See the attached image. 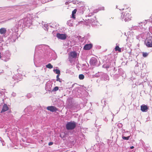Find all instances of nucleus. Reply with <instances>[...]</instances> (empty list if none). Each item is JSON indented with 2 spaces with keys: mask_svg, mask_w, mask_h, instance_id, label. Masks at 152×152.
Listing matches in <instances>:
<instances>
[{
  "mask_svg": "<svg viewBox=\"0 0 152 152\" xmlns=\"http://www.w3.org/2000/svg\"><path fill=\"white\" fill-rule=\"evenodd\" d=\"M57 37L59 39L62 40L65 39L66 38V34L59 33H57Z\"/></svg>",
  "mask_w": 152,
  "mask_h": 152,
  "instance_id": "nucleus-5",
  "label": "nucleus"
},
{
  "mask_svg": "<svg viewBox=\"0 0 152 152\" xmlns=\"http://www.w3.org/2000/svg\"><path fill=\"white\" fill-rule=\"evenodd\" d=\"M59 75H57L56 76V81H58L60 82H61V81L59 78Z\"/></svg>",
  "mask_w": 152,
  "mask_h": 152,
  "instance_id": "nucleus-19",
  "label": "nucleus"
},
{
  "mask_svg": "<svg viewBox=\"0 0 152 152\" xmlns=\"http://www.w3.org/2000/svg\"><path fill=\"white\" fill-rule=\"evenodd\" d=\"M30 97V96H29Z\"/></svg>",
  "mask_w": 152,
  "mask_h": 152,
  "instance_id": "nucleus-36",
  "label": "nucleus"
},
{
  "mask_svg": "<svg viewBox=\"0 0 152 152\" xmlns=\"http://www.w3.org/2000/svg\"><path fill=\"white\" fill-rule=\"evenodd\" d=\"M79 78L80 80H83L84 78V76L83 74H80L79 76Z\"/></svg>",
  "mask_w": 152,
  "mask_h": 152,
  "instance_id": "nucleus-15",
  "label": "nucleus"
},
{
  "mask_svg": "<svg viewBox=\"0 0 152 152\" xmlns=\"http://www.w3.org/2000/svg\"><path fill=\"white\" fill-rule=\"evenodd\" d=\"M13 95H14V94H14V93H13Z\"/></svg>",
  "mask_w": 152,
  "mask_h": 152,
  "instance_id": "nucleus-33",
  "label": "nucleus"
},
{
  "mask_svg": "<svg viewBox=\"0 0 152 152\" xmlns=\"http://www.w3.org/2000/svg\"><path fill=\"white\" fill-rule=\"evenodd\" d=\"M69 21H68V22H67V23L68 24H69V25L70 26H72V23H70V24H69Z\"/></svg>",
  "mask_w": 152,
  "mask_h": 152,
  "instance_id": "nucleus-25",
  "label": "nucleus"
},
{
  "mask_svg": "<svg viewBox=\"0 0 152 152\" xmlns=\"http://www.w3.org/2000/svg\"><path fill=\"white\" fill-rule=\"evenodd\" d=\"M115 51H118L119 52H121V48H119L118 46H116L115 48Z\"/></svg>",
  "mask_w": 152,
  "mask_h": 152,
  "instance_id": "nucleus-14",
  "label": "nucleus"
},
{
  "mask_svg": "<svg viewBox=\"0 0 152 152\" xmlns=\"http://www.w3.org/2000/svg\"><path fill=\"white\" fill-rule=\"evenodd\" d=\"M53 143L52 142H50L49 143L48 145H51L53 144Z\"/></svg>",
  "mask_w": 152,
  "mask_h": 152,
  "instance_id": "nucleus-24",
  "label": "nucleus"
},
{
  "mask_svg": "<svg viewBox=\"0 0 152 152\" xmlns=\"http://www.w3.org/2000/svg\"><path fill=\"white\" fill-rule=\"evenodd\" d=\"M91 23H92L93 25H94V24L93 23V22L92 21V20L91 19Z\"/></svg>",
  "mask_w": 152,
  "mask_h": 152,
  "instance_id": "nucleus-28",
  "label": "nucleus"
},
{
  "mask_svg": "<svg viewBox=\"0 0 152 152\" xmlns=\"http://www.w3.org/2000/svg\"><path fill=\"white\" fill-rule=\"evenodd\" d=\"M148 107L145 104H142L141 106V110L142 112H146L148 111Z\"/></svg>",
  "mask_w": 152,
  "mask_h": 152,
  "instance_id": "nucleus-8",
  "label": "nucleus"
},
{
  "mask_svg": "<svg viewBox=\"0 0 152 152\" xmlns=\"http://www.w3.org/2000/svg\"><path fill=\"white\" fill-rule=\"evenodd\" d=\"M76 125V123L74 122H69L66 124V128L68 130H72L75 128Z\"/></svg>",
  "mask_w": 152,
  "mask_h": 152,
  "instance_id": "nucleus-3",
  "label": "nucleus"
},
{
  "mask_svg": "<svg viewBox=\"0 0 152 152\" xmlns=\"http://www.w3.org/2000/svg\"><path fill=\"white\" fill-rule=\"evenodd\" d=\"M47 109L51 112H56L57 109L56 107L53 106H48L47 107Z\"/></svg>",
  "mask_w": 152,
  "mask_h": 152,
  "instance_id": "nucleus-7",
  "label": "nucleus"
},
{
  "mask_svg": "<svg viewBox=\"0 0 152 152\" xmlns=\"http://www.w3.org/2000/svg\"><path fill=\"white\" fill-rule=\"evenodd\" d=\"M92 45L91 44H87L85 45L83 48L85 50H89L92 48Z\"/></svg>",
  "mask_w": 152,
  "mask_h": 152,
  "instance_id": "nucleus-9",
  "label": "nucleus"
},
{
  "mask_svg": "<svg viewBox=\"0 0 152 152\" xmlns=\"http://www.w3.org/2000/svg\"><path fill=\"white\" fill-rule=\"evenodd\" d=\"M1 72H1V71H0V73H1Z\"/></svg>",
  "mask_w": 152,
  "mask_h": 152,
  "instance_id": "nucleus-30",
  "label": "nucleus"
},
{
  "mask_svg": "<svg viewBox=\"0 0 152 152\" xmlns=\"http://www.w3.org/2000/svg\"><path fill=\"white\" fill-rule=\"evenodd\" d=\"M58 89V87L57 86L55 87L53 89V91H57Z\"/></svg>",
  "mask_w": 152,
  "mask_h": 152,
  "instance_id": "nucleus-21",
  "label": "nucleus"
},
{
  "mask_svg": "<svg viewBox=\"0 0 152 152\" xmlns=\"http://www.w3.org/2000/svg\"><path fill=\"white\" fill-rule=\"evenodd\" d=\"M30 94H28V95H27V96H30Z\"/></svg>",
  "mask_w": 152,
  "mask_h": 152,
  "instance_id": "nucleus-29",
  "label": "nucleus"
},
{
  "mask_svg": "<svg viewBox=\"0 0 152 152\" xmlns=\"http://www.w3.org/2000/svg\"><path fill=\"white\" fill-rule=\"evenodd\" d=\"M77 12V10L76 9H75L73 10L72 12V14H75Z\"/></svg>",
  "mask_w": 152,
  "mask_h": 152,
  "instance_id": "nucleus-22",
  "label": "nucleus"
},
{
  "mask_svg": "<svg viewBox=\"0 0 152 152\" xmlns=\"http://www.w3.org/2000/svg\"><path fill=\"white\" fill-rule=\"evenodd\" d=\"M90 64L91 66L94 67L98 66L100 65L99 62L98 61L97 58L95 57H92L90 61Z\"/></svg>",
  "mask_w": 152,
  "mask_h": 152,
  "instance_id": "nucleus-1",
  "label": "nucleus"
},
{
  "mask_svg": "<svg viewBox=\"0 0 152 152\" xmlns=\"http://www.w3.org/2000/svg\"><path fill=\"white\" fill-rule=\"evenodd\" d=\"M130 136V135H129L127 137H125V136H122V139L124 140H127L129 139Z\"/></svg>",
  "mask_w": 152,
  "mask_h": 152,
  "instance_id": "nucleus-16",
  "label": "nucleus"
},
{
  "mask_svg": "<svg viewBox=\"0 0 152 152\" xmlns=\"http://www.w3.org/2000/svg\"><path fill=\"white\" fill-rule=\"evenodd\" d=\"M4 61H7V60H4Z\"/></svg>",
  "mask_w": 152,
  "mask_h": 152,
  "instance_id": "nucleus-35",
  "label": "nucleus"
},
{
  "mask_svg": "<svg viewBox=\"0 0 152 152\" xmlns=\"http://www.w3.org/2000/svg\"><path fill=\"white\" fill-rule=\"evenodd\" d=\"M134 148V147L133 146H132L130 147V148L131 149H133V148Z\"/></svg>",
  "mask_w": 152,
  "mask_h": 152,
  "instance_id": "nucleus-27",
  "label": "nucleus"
},
{
  "mask_svg": "<svg viewBox=\"0 0 152 152\" xmlns=\"http://www.w3.org/2000/svg\"><path fill=\"white\" fill-rule=\"evenodd\" d=\"M72 18L74 19H75V14H72Z\"/></svg>",
  "mask_w": 152,
  "mask_h": 152,
  "instance_id": "nucleus-23",
  "label": "nucleus"
},
{
  "mask_svg": "<svg viewBox=\"0 0 152 152\" xmlns=\"http://www.w3.org/2000/svg\"><path fill=\"white\" fill-rule=\"evenodd\" d=\"M75 152V151H74V152Z\"/></svg>",
  "mask_w": 152,
  "mask_h": 152,
  "instance_id": "nucleus-37",
  "label": "nucleus"
},
{
  "mask_svg": "<svg viewBox=\"0 0 152 152\" xmlns=\"http://www.w3.org/2000/svg\"><path fill=\"white\" fill-rule=\"evenodd\" d=\"M69 1H67L65 3L66 5H67L69 3H70Z\"/></svg>",
  "mask_w": 152,
  "mask_h": 152,
  "instance_id": "nucleus-26",
  "label": "nucleus"
},
{
  "mask_svg": "<svg viewBox=\"0 0 152 152\" xmlns=\"http://www.w3.org/2000/svg\"><path fill=\"white\" fill-rule=\"evenodd\" d=\"M117 126L119 127V128H121L122 126V124L120 123H118L117 124Z\"/></svg>",
  "mask_w": 152,
  "mask_h": 152,
  "instance_id": "nucleus-20",
  "label": "nucleus"
},
{
  "mask_svg": "<svg viewBox=\"0 0 152 152\" xmlns=\"http://www.w3.org/2000/svg\"><path fill=\"white\" fill-rule=\"evenodd\" d=\"M13 95H14V94H14V93H13Z\"/></svg>",
  "mask_w": 152,
  "mask_h": 152,
  "instance_id": "nucleus-34",
  "label": "nucleus"
},
{
  "mask_svg": "<svg viewBox=\"0 0 152 152\" xmlns=\"http://www.w3.org/2000/svg\"><path fill=\"white\" fill-rule=\"evenodd\" d=\"M46 67L49 69H52L53 67V66L50 63L46 65Z\"/></svg>",
  "mask_w": 152,
  "mask_h": 152,
  "instance_id": "nucleus-13",
  "label": "nucleus"
},
{
  "mask_svg": "<svg viewBox=\"0 0 152 152\" xmlns=\"http://www.w3.org/2000/svg\"><path fill=\"white\" fill-rule=\"evenodd\" d=\"M121 18L122 20H124L125 22L131 20V17L129 13H124L122 14Z\"/></svg>",
  "mask_w": 152,
  "mask_h": 152,
  "instance_id": "nucleus-2",
  "label": "nucleus"
},
{
  "mask_svg": "<svg viewBox=\"0 0 152 152\" xmlns=\"http://www.w3.org/2000/svg\"><path fill=\"white\" fill-rule=\"evenodd\" d=\"M8 110V107L7 104H5L4 105L1 112H4L6 111L7 110Z\"/></svg>",
  "mask_w": 152,
  "mask_h": 152,
  "instance_id": "nucleus-11",
  "label": "nucleus"
},
{
  "mask_svg": "<svg viewBox=\"0 0 152 152\" xmlns=\"http://www.w3.org/2000/svg\"><path fill=\"white\" fill-rule=\"evenodd\" d=\"M53 71L55 72L56 74H57L58 75H59L60 73V71L58 69H54Z\"/></svg>",
  "mask_w": 152,
  "mask_h": 152,
  "instance_id": "nucleus-12",
  "label": "nucleus"
},
{
  "mask_svg": "<svg viewBox=\"0 0 152 152\" xmlns=\"http://www.w3.org/2000/svg\"><path fill=\"white\" fill-rule=\"evenodd\" d=\"M127 132V133H129V132Z\"/></svg>",
  "mask_w": 152,
  "mask_h": 152,
  "instance_id": "nucleus-31",
  "label": "nucleus"
},
{
  "mask_svg": "<svg viewBox=\"0 0 152 152\" xmlns=\"http://www.w3.org/2000/svg\"><path fill=\"white\" fill-rule=\"evenodd\" d=\"M7 32L6 28H2L0 29V34L3 35H5Z\"/></svg>",
  "mask_w": 152,
  "mask_h": 152,
  "instance_id": "nucleus-10",
  "label": "nucleus"
},
{
  "mask_svg": "<svg viewBox=\"0 0 152 152\" xmlns=\"http://www.w3.org/2000/svg\"><path fill=\"white\" fill-rule=\"evenodd\" d=\"M148 55V53H147L143 52L142 56L144 57H146Z\"/></svg>",
  "mask_w": 152,
  "mask_h": 152,
  "instance_id": "nucleus-17",
  "label": "nucleus"
},
{
  "mask_svg": "<svg viewBox=\"0 0 152 152\" xmlns=\"http://www.w3.org/2000/svg\"><path fill=\"white\" fill-rule=\"evenodd\" d=\"M77 53L75 51L72 52L69 54V59L75 58L77 57Z\"/></svg>",
  "mask_w": 152,
  "mask_h": 152,
  "instance_id": "nucleus-6",
  "label": "nucleus"
},
{
  "mask_svg": "<svg viewBox=\"0 0 152 152\" xmlns=\"http://www.w3.org/2000/svg\"><path fill=\"white\" fill-rule=\"evenodd\" d=\"M146 46L148 48H152V37L147 38L145 42Z\"/></svg>",
  "mask_w": 152,
  "mask_h": 152,
  "instance_id": "nucleus-4",
  "label": "nucleus"
},
{
  "mask_svg": "<svg viewBox=\"0 0 152 152\" xmlns=\"http://www.w3.org/2000/svg\"><path fill=\"white\" fill-rule=\"evenodd\" d=\"M24 20H19V21L18 22V25L21 26L22 25L21 23H23Z\"/></svg>",
  "mask_w": 152,
  "mask_h": 152,
  "instance_id": "nucleus-18",
  "label": "nucleus"
},
{
  "mask_svg": "<svg viewBox=\"0 0 152 152\" xmlns=\"http://www.w3.org/2000/svg\"><path fill=\"white\" fill-rule=\"evenodd\" d=\"M13 95H14V94H14V93H13Z\"/></svg>",
  "mask_w": 152,
  "mask_h": 152,
  "instance_id": "nucleus-32",
  "label": "nucleus"
}]
</instances>
